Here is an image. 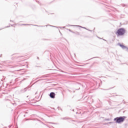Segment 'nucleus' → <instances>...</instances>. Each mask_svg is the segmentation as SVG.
<instances>
[{"label": "nucleus", "instance_id": "obj_1", "mask_svg": "<svg viewBox=\"0 0 128 128\" xmlns=\"http://www.w3.org/2000/svg\"><path fill=\"white\" fill-rule=\"evenodd\" d=\"M126 118V116H124L116 117L114 118V121L116 122V124H120L121 122H124Z\"/></svg>", "mask_w": 128, "mask_h": 128}, {"label": "nucleus", "instance_id": "obj_4", "mask_svg": "<svg viewBox=\"0 0 128 128\" xmlns=\"http://www.w3.org/2000/svg\"><path fill=\"white\" fill-rule=\"evenodd\" d=\"M69 26H78L79 28H84L85 30H86V28L78 25H69Z\"/></svg>", "mask_w": 128, "mask_h": 128}, {"label": "nucleus", "instance_id": "obj_11", "mask_svg": "<svg viewBox=\"0 0 128 128\" xmlns=\"http://www.w3.org/2000/svg\"><path fill=\"white\" fill-rule=\"evenodd\" d=\"M70 32V30H69Z\"/></svg>", "mask_w": 128, "mask_h": 128}, {"label": "nucleus", "instance_id": "obj_8", "mask_svg": "<svg viewBox=\"0 0 128 128\" xmlns=\"http://www.w3.org/2000/svg\"><path fill=\"white\" fill-rule=\"evenodd\" d=\"M122 6H126V5L124 4H122Z\"/></svg>", "mask_w": 128, "mask_h": 128}, {"label": "nucleus", "instance_id": "obj_9", "mask_svg": "<svg viewBox=\"0 0 128 128\" xmlns=\"http://www.w3.org/2000/svg\"><path fill=\"white\" fill-rule=\"evenodd\" d=\"M34 26H38V25H34Z\"/></svg>", "mask_w": 128, "mask_h": 128}, {"label": "nucleus", "instance_id": "obj_2", "mask_svg": "<svg viewBox=\"0 0 128 128\" xmlns=\"http://www.w3.org/2000/svg\"><path fill=\"white\" fill-rule=\"evenodd\" d=\"M126 30L124 28H120L117 30V32H116V34L118 36H123V34H124Z\"/></svg>", "mask_w": 128, "mask_h": 128}, {"label": "nucleus", "instance_id": "obj_3", "mask_svg": "<svg viewBox=\"0 0 128 128\" xmlns=\"http://www.w3.org/2000/svg\"><path fill=\"white\" fill-rule=\"evenodd\" d=\"M50 96L51 98H54L56 96V94H54V92H52L50 93Z\"/></svg>", "mask_w": 128, "mask_h": 128}, {"label": "nucleus", "instance_id": "obj_7", "mask_svg": "<svg viewBox=\"0 0 128 128\" xmlns=\"http://www.w3.org/2000/svg\"><path fill=\"white\" fill-rule=\"evenodd\" d=\"M22 26H30L29 24H22Z\"/></svg>", "mask_w": 128, "mask_h": 128}, {"label": "nucleus", "instance_id": "obj_5", "mask_svg": "<svg viewBox=\"0 0 128 128\" xmlns=\"http://www.w3.org/2000/svg\"><path fill=\"white\" fill-rule=\"evenodd\" d=\"M118 44L120 46V48H122L123 50H124L126 48V46L120 44V43Z\"/></svg>", "mask_w": 128, "mask_h": 128}, {"label": "nucleus", "instance_id": "obj_13", "mask_svg": "<svg viewBox=\"0 0 128 128\" xmlns=\"http://www.w3.org/2000/svg\"><path fill=\"white\" fill-rule=\"evenodd\" d=\"M24 116H26V115H24Z\"/></svg>", "mask_w": 128, "mask_h": 128}, {"label": "nucleus", "instance_id": "obj_14", "mask_svg": "<svg viewBox=\"0 0 128 128\" xmlns=\"http://www.w3.org/2000/svg\"><path fill=\"white\" fill-rule=\"evenodd\" d=\"M90 32V30H88Z\"/></svg>", "mask_w": 128, "mask_h": 128}, {"label": "nucleus", "instance_id": "obj_10", "mask_svg": "<svg viewBox=\"0 0 128 128\" xmlns=\"http://www.w3.org/2000/svg\"><path fill=\"white\" fill-rule=\"evenodd\" d=\"M26 114H28V112H26Z\"/></svg>", "mask_w": 128, "mask_h": 128}, {"label": "nucleus", "instance_id": "obj_12", "mask_svg": "<svg viewBox=\"0 0 128 128\" xmlns=\"http://www.w3.org/2000/svg\"><path fill=\"white\" fill-rule=\"evenodd\" d=\"M38 4H40V2H38Z\"/></svg>", "mask_w": 128, "mask_h": 128}, {"label": "nucleus", "instance_id": "obj_6", "mask_svg": "<svg viewBox=\"0 0 128 128\" xmlns=\"http://www.w3.org/2000/svg\"><path fill=\"white\" fill-rule=\"evenodd\" d=\"M26 90H28V88H24V91L22 90V92H26Z\"/></svg>", "mask_w": 128, "mask_h": 128}]
</instances>
